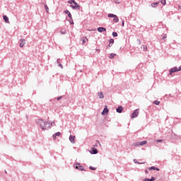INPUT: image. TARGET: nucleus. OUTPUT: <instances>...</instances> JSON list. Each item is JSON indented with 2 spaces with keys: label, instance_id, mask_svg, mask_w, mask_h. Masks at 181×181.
I'll return each mask as SVG.
<instances>
[{
  "label": "nucleus",
  "instance_id": "31",
  "mask_svg": "<svg viewBox=\"0 0 181 181\" xmlns=\"http://www.w3.org/2000/svg\"><path fill=\"white\" fill-rule=\"evenodd\" d=\"M156 180V179L153 177H152L151 179H150V181H155Z\"/></svg>",
  "mask_w": 181,
  "mask_h": 181
},
{
  "label": "nucleus",
  "instance_id": "44",
  "mask_svg": "<svg viewBox=\"0 0 181 181\" xmlns=\"http://www.w3.org/2000/svg\"><path fill=\"white\" fill-rule=\"evenodd\" d=\"M5 173H7L6 170H5Z\"/></svg>",
  "mask_w": 181,
  "mask_h": 181
},
{
  "label": "nucleus",
  "instance_id": "35",
  "mask_svg": "<svg viewBox=\"0 0 181 181\" xmlns=\"http://www.w3.org/2000/svg\"><path fill=\"white\" fill-rule=\"evenodd\" d=\"M71 25H74V22L73 21H70Z\"/></svg>",
  "mask_w": 181,
  "mask_h": 181
},
{
  "label": "nucleus",
  "instance_id": "7",
  "mask_svg": "<svg viewBox=\"0 0 181 181\" xmlns=\"http://www.w3.org/2000/svg\"><path fill=\"white\" fill-rule=\"evenodd\" d=\"M90 153H92V155H95V154L98 153V150H97V148H91Z\"/></svg>",
  "mask_w": 181,
  "mask_h": 181
},
{
  "label": "nucleus",
  "instance_id": "30",
  "mask_svg": "<svg viewBox=\"0 0 181 181\" xmlns=\"http://www.w3.org/2000/svg\"><path fill=\"white\" fill-rule=\"evenodd\" d=\"M89 169H90V170H95V168L94 167H89Z\"/></svg>",
  "mask_w": 181,
  "mask_h": 181
},
{
  "label": "nucleus",
  "instance_id": "40",
  "mask_svg": "<svg viewBox=\"0 0 181 181\" xmlns=\"http://www.w3.org/2000/svg\"><path fill=\"white\" fill-rule=\"evenodd\" d=\"M62 99V97H59L57 98V100L59 101V100H61Z\"/></svg>",
  "mask_w": 181,
  "mask_h": 181
},
{
  "label": "nucleus",
  "instance_id": "43",
  "mask_svg": "<svg viewBox=\"0 0 181 181\" xmlns=\"http://www.w3.org/2000/svg\"><path fill=\"white\" fill-rule=\"evenodd\" d=\"M115 3H116V4H119V2H118V1H115Z\"/></svg>",
  "mask_w": 181,
  "mask_h": 181
},
{
  "label": "nucleus",
  "instance_id": "16",
  "mask_svg": "<svg viewBox=\"0 0 181 181\" xmlns=\"http://www.w3.org/2000/svg\"><path fill=\"white\" fill-rule=\"evenodd\" d=\"M65 13H66V15H68L69 18H70V19H72L73 17L71 16V13H70V11H69V10L65 11Z\"/></svg>",
  "mask_w": 181,
  "mask_h": 181
},
{
  "label": "nucleus",
  "instance_id": "8",
  "mask_svg": "<svg viewBox=\"0 0 181 181\" xmlns=\"http://www.w3.org/2000/svg\"><path fill=\"white\" fill-rule=\"evenodd\" d=\"M21 42H20V47H23V46H25V45L26 44V41L25 40L24 38H21L20 40Z\"/></svg>",
  "mask_w": 181,
  "mask_h": 181
},
{
  "label": "nucleus",
  "instance_id": "11",
  "mask_svg": "<svg viewBox=\"0 0 181 181\" xmlns=\"http://www.w3.org/2000/svg\"><path fill=\"white\" fill-rule=\"evenodd\" d=\"M60 135H62V133H60V132H58L52 136V138L55 141L57 136H60Z\"/></svg>",
  "mask_w": 181,
  "mask_h": 181
},
{
  "label": "nucleus",
  "instance_id": "41",
  "mask_svg": "<svg viewBox=\"0 0 181 181\" xmlns=\"http://www.w3.org/2000/svg\"><path fill=\"white\" fill-rule=\"evenodd\" d=\"M96 51L100 53V49H97Z\"/></svg>",
  "mask_w": 181,
  "mask_h": 181
},
{
  "label": "nucleus",
  "instance_id": "15",
  "mask_svg": "<svg viewBox=\"0 0 181 181\" xmlns=\"http://www.w3.org/2000/svg\"><path fill=\"white\" fill-rule=\"evenodd\" d=\"M151 5L152 8H156V6H158L159 5V1L152 3Z\"/></svg>",
  "mask_w": 181,
  "mask_h": 181
},
{
  "label": "nucleus",
  "instance_id": "21",
  "mask_svg": "<svg viewBox=\"0 0 181 181\" xmlns=\"http://www.w3.org/2000/svg\"><path fill=\"white\" fill-rule=\"evenodd\" d=\"M153 104H155V105H159L160 104V101L159 100H154L153 102Z\"/></svg>",
  "mask_w": 181,
  "mask_h": 181
},
{
  "label": "nucleus",
  "instance_id": "42",
  "mask_svg": "<svg viewBox=\"0 0 181 181\" xmlns=\"http://www.w3.org/2000/svg\"><path fill=\"white\" fill-rule=\"evenodd\" d=\"M163 39H166V36L163 37Z\"/></svg>",
  "mask_w": 181,
  "mask_h": 181
},
{
  "label": "nucleus",
  "instance_id": "27",
  "mask_svg": "<svg viewBox=\"0 0 181 181\" xmlns=\"http://www.w3.org/2000/svg\"><path fill=\"white\" fill-rule=\"evenodd\" d=\"M111 44L112 45L114 44V39H110V45H109L110 47H111Z\"/></svg>",
  "mask_w": 181,
  "mask_h": 181
},
{
  "label": "nucleus",
  "instance_id": "25",
  "mask_svg": "<svg viewBox=\"0 0 181 181\" xmlns=\"http://www.w3.org/2000/svg\"><path fill=\"white\" fill-rule=\"evenodd\" d=\"M75 2H76V1H74V0H69L68 1V4H70L71 5H72V4H74Z\"/></svg>",
  "mask_w": 181,
  "mask_h": 181
},
{
  "label": "nucleus",
  "instance_id": "20",
  "mask_svg": "<svg viewBox=\"0 0 181 181\" xmlns=\"http://www.w3.org/2000/svg\"><path fill=\"white\" fill-rule=\"evenodd\" d=\"M108 18H117V15L112 14V13H109Z\"/></svg>",
  "mask_w": 181,
  "mask_h": 181
},
{
  "label": "nucleus",
  "instance_id": "13",
  "mask_svg": "<svg viewBox=\"0 0 181 181\" xmlns=\"http://www.w3.org/2000/svg\"><path fill=\"white\" fill-rule=\"evenodd\" d=\"M107 30V29H105V28H103V27H99L98 28V31H99L100 33L101 32H105Z\"/></svg>",
  "mask_w": 181,
  "mask_h": 181
},
{
  "label": "nucleus",
  "instance_id": "26",
  "mask_svg": "<svg viewBox=\"0 0 181 181\" xmlns=\"http://www.w3.org/2000/svg\"><path fill=\"white\" fill-rule=\"evenodd\" d=\"M60 33L62 34V35H66V33H67V31L65 30H61L60 31Z\"/></svg>",
  "mask_w": 181,
  "mask_h": 181
},
{
  "label": "nucleus",
  "instance_id": "4",
  "mask_svg": "<svg viewBox=\"0 0 181 181\" xmlns=\"http://www.w3.org/2000/svg\"><path fill=\"white\" fill-rule=\"evenodd\" d=\"M71 8L72 9H76L77 11L80 10V5H78L76 1L74 3V4L71 5Z\"/></svg>",
  "mask_w": 181,
  "mask_h": 181
},
{
  "label": "nucleus",
  "instance_id": "24",
  "mask_svg": "<svg viewBox=\"0 0 181 181\" xmlns=\"http://www.w3.org/2000/svg\"><path fill=\"white\" fill-rule=\"evenodd\" d=\"M117 36H118V33H117V32H113L112 33V37H117Z\"/></svg>",
  "mask_w": 181,
  "mask_h": 181
},
{
  "label": "nucleus",
  "instance_id": "34",
  "mask_svg": "<svg viewBox=\"0 0 181 181\" xmlns=\"http://www.w3.org/2000/svg\"><path fill=\"white\" fill-rule=\"evenodd\" d=\"M144 181H151V179H149V178H145V179L144 180Z\"/></svg>",
  "mask_w": 181,
  "mask_h": 181
},
{
  "label": "nucleus",
  "instance_id": "12",
  "mask_svg": "<svg viewBox=\"0 0 181 181\" xmlns=\"http://www.w3.org/2000/svg\"><path fill=\"white\" fill-rule=\"evenodd\" d=\"M122 110H124L122 106H119L118 108L116 110V111L117 112H119V114H121V112H122Z\"/></svg>",
  "mask_w": 181,
  "mask_h": 181
},
{
  "label": "nucleus",
  "instance_id": "23",
  "mask_svg": "<svg viewBox=\"0 0 181 181\" xmlns=\"http://www.w3.org/2000/svg\"><path fill=\"white\" fill-rule=\"evenodd\" d=\"M143 50H144V52H146L148 50V47L146 45H143Z\"/></svg>",
  "mask_w": 181,
  "mask_h": 181
},
{
  "label": "nucleus",
  "instance_id": "19",
  "mask_svg": "<svg viewBox=\"0 0 181 181\" xmlns=\"http://www.w3.org/2000/svg\"><path fill=\"white\" fill-rule=\"evenodd\" d=\"M113 22H115V23H118V22H119V19L118 18V16H116V17L114 18Z\"/></svg>",
  "mask_w": 181,
  "mask_h": 181
},
{
  "label": "nucleus",
  "instance_id": "36",
  "mask_svg": "<svg viewBox=\"0 0 181 181\" xmlns=\"http://www.w3.org/2000/svg\"><path fill=\"white\" fill-rule=\"evenodd\" d=\"M156 142H162V139L156 140Z\"/></svg>",
  "mask_w": 181,
  "mask_h": 181
},
{
  "label": "nucleus",
  "instance_id": "14",
  "mask_svg": "<svg viewBox=\"0 0 181 181\" xmlns=\"http://www.w3.org/2000/svg\"><path fill=\"white\" fill-rule=\"evenodd\" d=\"M148 170H157V171H159V168H158L157 167H155V166H152V167H150L148 168Z\"/></svg>",
  "mask_w": 181,
  "mask_h": 181
},
{
  "label": "nucleus",
  "instance_id": "38",
  "mask_svg": "<svg viewBox=\"0 0 181 181\" xmlns=\"http://www.w3.org/2000/svg\"><path fill=\"white\" fill-rule=\"evenodd\" d=\"M122 26H124V21H122Z\"/></svg>",
  "mask_w": 181,
  "mask_h": 181
},
{
  "label": "nucleus",
  "instance_id": "29",
  "mask_svg": "<svg viewBox=\"0 0 181 181\" xmlns=\"http://www.w3.org/2000/svg\"><path fill=\"white\" fill-rule=\"evenodd\" d=\"M45 8L46 12L49 13V7L47 6V5H45Z\"/></svg>",
  "mask_w": 181,
  "mask_h": 181
},
{
  "label": "nucleus",
  "instance_id": "32",
  "mask_svg": "<svg viewBox=\"0 0 181 181\" xmlns=\"http://www.w3.org/2000/svg\"><path fill=\"white\" fill-rule=\"evenodd\" d=\"M86 39H83V40H82V44H83V45H84V44L86 43Z\"/></svg>",
  "mask_w": 181,
  "mask_h": 181
},
{
  "label": "nucleus",
  "instance_id": "5",
  "mask_svg": "<svg viewBox=\"0 0 181 181\" xmlns=\"http://www.w3.org/2000/svg\"><path fill=\"white\" fill-rule=\"evenodd\" d=\"M139 115V110H136L134 111V112L132 114V118H136L138 115Z\"/></svg>",
  "mask_w": 181,
  "mask_h": 181
},
{
  "label": "nucleus",
  "instance_id": "28",
  "mask_svg": "<svg viewBox=\"0 0 181 181\" xmlns=\"http://www.w3.org/2000/svg\"><path fill=\"white\" fill-rule=\"evenodd\" d=\"M162 5H166V0H160Z\"/></svg>",
  "mask_w": 181,
  "mask_h": 181
},
{
  "label": "nucleus",
  "instance_id": "9",
  "mask_svg": "<svg viewBox=\"0 0 181 181\" xmlns=\"http://www.w3.org/2000/svg\"><path fill=\"white\" fill-rule=\"evenodd\" d=\"M69 141L71 142V144H76V136H69Z\"/></svg>",
  "mask_w": 181,
  "mask_h": 181
},
{
  "label": "nucleus",
  "instance_id": "10",
  "mask_svg": "<svg viewBox=\"0 0 181 181\" xmlns=\"http://www.w3.org/2000/svg\"><path fill=\"white\" fill-rule=\"evenodd\" d=\"M107 114H108V108L107 107V105H105L103 111L102 112V115H107Z\"/></svg>",
  "mask_w": 181,
  "mask_h": 181
},
{
  "label": "nucleus",
  "instance_id": "18",
  "mask_svg": "<svg viewBox=\"0 0 181 181\" xmlns=\"http://www.w3.org/2000/svg\"><path fill=\"white\" fill-rule=\"evenodd\" d=\"M98 95L99 98H101V99L104 98V93H103V92L98 93Z\"/></svg>",
  "mask_w": 181,
  "mask_h": 181
},
{
  "label": "nucleus",
  "instance_id": "1",
  "mask_svg": "<svg viewBox=\"0 0 181 181\" xmlns=\"http://www.w3.org/2000/svg\"><path fill=\"white\" fill-rule=\"evenodd\" d=\"M38 124L42 130L46 129V126L48 124L47 122H45L43 119L38 120Z\"/></svg>",
  "mask_w": 181,
  "mask_h": 181
},
{
  "label": "nucleus",
  "instance_id": "37",
  "mask_svg": "<svg viewBox=\"0 0 181 181\" xmlns=\"http://www.w3.org/2000/svg\"><path fill=\"white\" fill-rule=\"evenodd\" d=\"M59 67H61V69H63V65H62V64H59Z\"/></svg>",
  "mask_w": 181,
  "mask_h": 181
},
{
  "label": "nucleus",
  "instance_id": "6",
  "mask_svg": "<svg viewBox=\"0 0 181 181\" xmlns=\"http://www.w3.org/2000/svg\"><path fill=\"white\" fill-rule=\"evenodd\" d=\"M76 169H78V170H84V167H83L81 165H80V163H76V166H75Z\"/></svg>",
  "mask_w": 181,
  "mask_h": 181
},
{
  "label": "nucleus",
  "instance_id": "33",
  "mask_svg": "<svg viewBox=\"0 0 181 181\" xmlns=\"http://www.w3.org/2000/svg\"><path fill=\"white\" fill-rule=\"evenodd\" d=\"M134 163H138V164L140 163L139 162H138V161L136 160V159H134Z\"/></svg>",
  "mask_w": 181,
  "mask_h": 181
},
{
  "label": "nucleus",
  "instance_id": "39",
  "mask_svg": "<svg viewBox=\"0 0 181 181\" xmlns=\"http://www.w3.org/2000/svg\"><path fill=\"white\" fill-rule=\"evenodd\" d=\"M145 173H146V174L148 173V170H145Z\"/></svg>",
  "mask_w": 181,
  "mask_h": 181
},
{
  "label": "nucleus",
  "instance_id": "3",
  "mask_svg": "<svg viewBox=\"0 0 181 181\" xmlns=\"http://www.w3.org/2000/svg\"><path fill=\"white\" fill-rule=\"evenodd\" d=\"M146 144H148V141H146L136 142L133 144V146H139V145H146Z\"/></svg>",
  "mask_w": 181,
  "mask_h": 181
},
{
  "label": "nucleus",
  "instance_id": "22",
  "mask_svg": "<svg viewBox=\"0 0 181 181\" xmlns=\"http://www.w3.org/2000/svg\"><path fill=\"white\" fill-rule=\"evenodd\" d=\"M115 56H117V54H114V53H112V54H110V57H110V59H114V57H115Z\"/></svg>",
  "mask_w": 181,
  "mask_h": 181
},
{
  "label": "nucleus",
  "instance_id": "2",
  "mask_svg": "<svg viewBox=\"0 0 181 181\" xmlns=\"http://www.w3.org/2000/svg\"><path fill=\"white\" fill-rule=\"evenodd\" d=\"M176 71H181V66L180 67H173L170 69V74L172 76V73H176Z\"/></svg>",
  "mask_w": 181,
  "mask_h": 181
},
{
  "label": "nucleus",
  "instance_id": "17",
  "mask_svg": "<svg viewBox=\"0 0 181 181\" xmlns=\"http://www.w3.org/2000/svg\"><path fill=\"white\" fill-rule=\"evenodd\" d=\"M3 19H4L6 23H9V18L6 16H3Z\"/></svg>",
  "mask_w": 181,
  "mask_h": 181
}]
</instances>
